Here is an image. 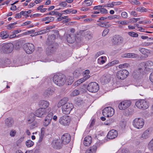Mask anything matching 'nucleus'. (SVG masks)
Wrapping results in <instances>:
<instances>
[{
  "mask_svg": "<svg viewBox=\"0 0 153 153\" xmlns=\"http://www.w3.org/2000/svg\"><path fill=\"white\" fill-rule=\"evenodd\" d=\"M51 110L50 108H48V109L39 108L35 111V114L31 113L29 116L30 119L28 120V123H30L33 122L34 119V117H33L32 118H31L30 116H33L35 117V115L38 117L42 118L49 112Z\"/></svg>",
  "mask_w": 153,
  "mask_h": 153,
  "instance_id": "1",
  "label": "nucleus"
},
{
  "mask_svg": "<svg viewBox=\"0 0 153 153\" xmlns=\"http://www.w3.org/2000/svg\"><path fill=\"white\" fill-rule=\"evenodd\" d=\"M53 80L55 84L59 86H63L66 82V77L62 74L54 75Z\"/></svg>",
  "mask_w": 153,
  "mask_h": 153,
  "instance_id": "2",
  "label": "nucleus"
},
{
  "mask_svg": "<svg viewBox=\"0 0 153 153\" xmlns=\"http://www.w3.org/2000/svg\"><path fill=\"white\" fill-rule=\"evenodd\" d=\"M141 68H139V69L143 71H153V62L151 61H148L145 62H142L140 64Z\"/></svg>",
  "mask_w": 153,
  "mask_h": 153,
  "instance_id": "3",
  "label": "nucleus"
},
{
  "mask_svg": "<svg viewBox=\"0 0 153 153\" xmlns=\"http://www.w3.org/2000/svg\"><path fill=\"white\" fill-rule=\"evenodd\" d=\"M13 48V45L11 43H4L1 45V51L5 53H11Z\"/></svg>",
  "mask_w": 153,
  "mask_h": 153,
  "instance_id": "4",
  "label": "nucleus"
},
{
  "mask_svg": "<svg viewBox=\"0 0 153 153\" xmlns=\"http://www.w3.org/2000/svg\"><path fill=\"white\" fill-rule=\"evenodd\" d=\"M114 112V110L110 107H106L102 111V114L103 116L108 117H111L113 116Z\"/></svg>",
  "mask_w": 153,
  "mask_h": 153,
  "instance_id": "5",
  "label": "nucleus"
},
{
  "mask_svg": "<svg viewBox=\"0 0 153 153\" xmlns=\"http://www.w3.org/2000/svg\"><path fill=\"white\" fill-rule=\"evenodd\" d=\"M74 108V106L72 104L68 102L62 107V112L65 114H69Z\"/></svg>",
  "mask_w": 153,
  "mask_h": 153,
  "instance_id": "6",
  "label": "nucleus"
},
{
  "mask_svg": "<svg viewBox=\"0 0 153 153\" xmlns=\"http://www.w3.org/2000/svg\"><path fill=\"white\" fill-rule=\"evenodd\" d=\"M99 88L98 84L95 82L90 83L88 85L87 89L90 92L95 93L97 92Z\"/></svg>",
  "mask_w": 153,
  "mask_h": 153,
  "instance_id": "7",
  "label": "nucleus"
},
{
  "mask_svg": "<svg viewBox=\"0 0 153 153\" xmlns=\"http://www.w3.org/2000/svg\"><path fill=\"white\" fill-rule=\"evenodd\" d=\"M135 105L140 109H145L149 107L148 103L144 100L137 101L136 102Z\"/></svg>",
  "mask_w": 153,
  "mask_h": 153,
  "instance_id": "8",
  "label": "nucleus"
},
{
  "mask_svg": "<svg viewBox=\"0 0 153 153\" xmlns=\"http://www.w3.org/2000/svg\"><path fill=\"white\" fill-rule=\"evenodd\" d=\"M144 122L143 119L140 118L135 119L133 122V125L136 128L140 129L143 127Z\"/></svg>",
  "mask_w": 153,
  "mask_h": 153,
  "instance_id": "9",
  "label": "nucleus"
},
{
  "mask_svg": "<svg viewBox=\"0 0 153 153\" xmlns=\"http://www.w3.org/2000/svg\"><path fill=\"white\" fill-rule=\"evenodd\" d=\"M112 41L113 45H119L123 43V39L122 36L118 35H116L113 37Z\"/></svg>",
  "mask_w": 153,
  "mask_h": 153,
  "instance_id": "10",
  "label": "nucleus"
},
{
  "mask_svg": "<svg viewBox=\"0 0 153 153\" xmlns=\"http://www.w3.org/2000/svg\"><path fill=\"white\" fill-rule=\"evenodd\" d=\"M129 72L127 70H121L117 72V76L118 79L123 80L126 78Z\"/></svg>",
  "mask_w": 153,
  "mask_h": 153,
  "instance_id": "11",
  "label": "nucleus"
},
{
  "mask_svg": "<svg viewBox=\"0 0 153 153\" xmlns=\"http://www.w3.org/2000/svg\"><path fill=\"white\" fill-rule=\"evenodd\" d=\"M131 103V102L129 100L123 101L119 104V108L121 110H125L130 106Z\"/></svg>",
  "mask_w": 153,
  "mask_h": 153,
  "instance_id": "12",
  "label": "nucleus"
},
{
  "mask_svg": "<svg viewBox=\"0 0 153 153\" xmlns=\"http://www.w3.org/2000/svg\"><path fill=\"white\" fill-rule=\"evenodd\" d=\"M60 123L64 126L69 125L71 121L70 117L67 115H64L60 117L59 120Z\"/></svg>",
  "mask_w": 153,
  "mask_h": 153,
  "instance_id": "13",
  "label": "nucleus"
},
{
  "mask_svg": "<svg viewBox=\"0 0 153 153\" xmlns=\"http://www.w3.org/2000/svg\"><path fill=\"white\" fill-rule=\"evenodd\" d=\"M24 49L27 53L30 54L34 51V46L32 43H27L24 45Z\"/></svg>",
  "mask_w": 153,
  "mask_h": 153,
  "instance_id": "14",
  "label": "nucleus"
},
{
  "mask_svg": "<svg viewBox=\"0 0 153 153\" xmlns=\"http://www.w3.org/2000/svg\"><path fill=\"white\" fill-rule=\"evenodd\" d=\"M58 45L56 43H53L52 45H50L47 49L46 53L48 55H51L54 52L57 48Z\"/></svg>",
  "mask_w": 153,
  "mask_h": 153,
  "instance_id": "15",
  "label": "nucleus"
},
{
  "mask_svg": "<svg viewBox=\"0 0 153 153\" xmlns=\"http://www.w3.org/2000/svg\"><path fill=\"white\" fill-rule=\"evenodd\" d=\"M61 140L62 143L63 144H67L69 143L70 141L71 136L68 133H65L62 136Z\"/></svg>",
  "mask_w": 153,
  "mask_h": 153,
  "instance_id": "16",
  "label": "nucleus"
},
{
  "mask_svg": "<svg viewBox=\"0 0 153 153\" xmlns=\"http://www.w3.org/2000/svg\"><path fill=\"white\" fill-rule=\"evenodd\" d=\"M118 135L117 131L115 130L110 131L107 135V138L110 139H113L116 137Z\"/></svg>",
  "mask_w": 153,
  "mask_h": 153,
  "instance_id": "17",
  "label": "nucleus"
},
{
  "mask_svg": "<svg viewBox=\"0 0 153 153\" xmlns=\"http://www.w3.org/2000/svg\"><path fill=\"white\" fill-rule=\"evenodd\" d=\"M111 76L109 74L103 75L100 79V81L103 84L108 83L111 79Z\"/></svg>",
  "mask_w": 153,
  "mask_h": 153,
  "instance_id": "18",
  "label": "nucleus"
},
{
  "mask_svg": "<svg viewBox=\"0 0 153 153\" xmlns=\"http://www.w3.org/2000/svg\"><path fill=\"white\" fill-rule=\"evenodd\" d=\"M152 133L151 129H148L145 131L142 134L140 138L141 139H146L149 137Z\"/></svg>",
  "mask_w": 153,
  "mask_h": 153,
  "instance_id": "19",
  "label": "nucleus"
},
{
  "mask_svg": "<svg viewBox=\"0 0 153 153\" xmlns=\"http://www.w3.org/2000/svg\"><path fill=\"white\" fill-rule=\"evenodd\" d=\"M75 36L74 34H68L67 36V42L70 43H72L75 41Z\"/></svg>",
  "mask_w": 153,
  "mask_h": 153,
  "instance_id": "20",
  "label": "nucleus"
},
{
  "mask_svg": "<svg viewBox=\"0 0 153 153\" xmlns=\"http://www.w3.org/2000/svg\"><path fill=\"white\" fill-rule=\"evenodd\" d=\"M62 142H60L58 140H54L52 142V146L55 149H57L61 147L62 146Z\"/></svg>",
  "mask_w": 153,
  "mask_h": 153,
  "instance_id": "21",
  "label": "nucleus"
},
{
  "mask_svg": "<svg viewBox=\"0 0 153 153\" xmlns=\"http://www.w3.org/2000/svg\"><path fill=\"white\" fill-rule=\"evenodd\" d=\"M54 90L50 88L46 89L43 95L45 97H48L54 93Z\"/></svg>",
  "mask_w": 153,
  "mask_h": 153,
  "instance_id": "22",
  "label": "nucleus"
},
{
  "mask_svg": "<svg viewBox=\"0 0 153 153\" xmlns=\"http://www.w3.org/2000/svg\"><path fill=\"white\" fill-rule=\"evenodd\" d=\"M68 100V98L67 97H64L61 100L58 102L57 104V106L58 108H60L61 106H64V105L67 103Z\"/></svg>",
  "mask_w": 153,
  "mask_h": 153,
  "instance_id": "23",
  "label": "nucleus"
},
{
  "mask_svg": "<svg viewBox=\"0 0 153 153\" xmlns=\"http://www.w3.org/2000/svg\"><path fill=\"white\" fill-rule=\"evenodd\" d=\"M49 105V103L47 101L42 100L39 103V105L41 108L47 109V108L48 107Z\"/></svg>",
  "mask_w": 153,
  "mask_h": 153,
  "instance_id": "24",
  "label": "nucleus"
},
{
  "mask_svg": "<svg viewBox=\"0 0 153 153\" xmlns=\"http://www.w3.org/2000/svg\"><path fill=\"white\" fill-rule=\"evenodd\" d=\"M92 138L91 136H87L85 138L84 144L86 146H89L91 143Z\"/></svg>",
  "mask_w": 153,
  "mask_h": 153,
  "instance_id": "25",
  "label": "nucleus"
},
{
  "mask_svg": "<svg viewBox=\"0 0 153 153\" xmlns=\"http://www.w3.org/2000/svg\"><path fill=\"white\" fill-rule=\"evenodd\" d=\"M119 63V61L118 60H115L111 62L108 63V64L104 66L103 68L104 69H107L111 66H113L116 64Z\"/></svg>",
  "mask_w": 153,
  "mask_h": 153,
  "instance_id": "26",
  "label": "nucleus"
},
{
  "mask_svg": "<svg viewBox=\"0 0 153 153\" xmlns=\"http://www.w3.org/2000/svg\"><path fill=\"white\" fill-rule=\"evenodd\" d=\"M96 144L91 147L89 149L87 150L85 153H95L97 150V146Z\"/></svg>",
  "mask_w": 153,
  "mask_h": 153,
  "instance_id": "27",
  "label": "nucleus"
},
{
  "mask_svg": "<svg viewBox=\"0 0 153 153\" xmlns=\"http://www.w3.org/2000/svg\"><path fill=\"white\" fill-rule=\"evenodd\" d=\"M9 35L7 31H4L0 33V38L1 39H5L8 38Z\"/></svg>",
  "mask_w": 153,
  "mask_h": 153,
  "instance_id": "28",
  "label": "nucleus"
},
{
  "mask_svg": "<svg viewBox=\"0 0 153 153\" xmlns=\"http://www.w3.org/2000/svg\"><path fill=\"white\" fill-rule=\"evenodd\" d=\"M13 123V119L11 118H7L5 120V124L6 126L9 127L12 126Z\"/></svg>",
  "mask_w": 153,
  "mask_h": 153,
  "instance_id": "29",
  "label": "nucleus"
},
{
  "mask_svg": "<svg viewBox=\"0 0 153 153\" xmlns=\"http://www.w3.org/2000/svg\"><path fill=\"white\" fill-rule=\"evenodd\" d=\"M90 71L88 70H85L83 72L82 74L83 77L87 79H88L90 77Z\"/></svg>",
  "mask_w": 153,
  "mask_h": 153,
  "instance_id": "30",
  "label": "nucleus"
},
{
  "mask_svg": "<svg viewBox=\"0 0 153 153\" xmlns=\"http://www.w3.org/2000/svg\"><path fill=\"white\" fill-rule=\"evenodd\" d=\"M106 60V57L105 56H101L98 59V63L100 64H102L105 62Z\"/></svg>",
  "mask_w": 153,
  "mask_h": 153,
  "instance_id": "31",
  "label": "nucleus"
},
{
  "mask_svg": "<svg viewBox=\"0 0 153 153\" xmlns=\"http://www.w3.org/2000/svg\"><path fill=\"white\" fill-rule=\"evenodd\" d=\"M93 1V0H85L83 2L82 4H84V6H89L92 5Z\"/></svg>",
  "mask_w": 153,
  "mask_h": 153,
  "instance_id": "32",
  "label": "nucleus"
},
{
  "mask_svg": "<svg viewBox=\"0 0 153 153\" xmlns=\"http://www.w3.org/2000/svg\"><path fill=\"white\" fill-rule=\"evenodd\" d=\"M136 10L139 12H146L148 10L143 7H139L136 8Z\"/></svg>",
  "mask_w": 153,
  "mask_h": 153,
  "instance_id": "33",
  "label": "nucleus"
},
{
  "mask_svg": "<svg viewBox=\"0 0 153 153\" xmlns=\"http://www.w3.org/2000/svg\"><path fill=\"white\" fill-rule=\"evenodd\" d=\"M51 120L46 117L43 123V125L45 126H47L51 123Z\"/></svg>",
  "mask_w": 153,
  "mask_h": 153,
  "instance_id": "34",
  "label": "nucleus"
},
{
  "mask_svg": "<svg viewBox=\"0 0 153 153\" xmlns=\"http://www.w3.org/2000/svg\"><path fill=\"white\" fill-rule=\"evenodd\" d=\"M66 80L68 85L71 84L73 81V78L71 76H68L67 78L66 77Z\"/></svg>",
  "mask_w": 153,
  "mask_h": 153,
  "instance_id": "35",
  "label": "nucleus"
},
{
  "mask_svg": "<svg viewBox=\"0 0 153 153\" xmlns=\"http://www.w3.org/2000/svg\"><path fill=\"white\" fill-rule=\"evenodd\" d=\"M17 24V22H15L8 25L7 26V28L8 30H10L15 27V25Z\"/></svg>",
  "mask_w": 153,
  "mask_h": 153,
  "instance_id": "36",
  "label": "nucleus"
},
{
  "mask_svg": "<svg viewBox=\"0 0 153 153\" xmlns=\"http://www.w3.org/2000/svg\"><path fill=\"white\" fill-rule=\"evenodd\" d=\"M33 144V142L31 140H28L26 142V145L28 147L32 146Z\"/></svg>",
  "mask_w": 153,
  "mask_h": 153,
  "instance_id": "37",
  "label": "nucleus"
},
{
  "mask_svg": "<svg viewBox=\"0 0 153 153\" xmlns=\"http://www.w3.org/2000/svg\"><path fill=\"white\" fill-rule=\"evenodd\" d=\"M47 30L44 29L39 31L35 33V35H40L42 34H44L47 32Z\"/></svg>",
  "mask_w": 153,
  "mask_h": 153,
  "instance_id": "38",
  "label": "nucleus"
},
{
  "mask_svg": "<svg viewBox=\"0 0 153 153\" xmlns=\"http://www.w3.org/2000/svg\"><path fill=\"white\" fill-rule=\"evenodd\" d=\"M148 147L149 150H153V139L149 143Z\"/></svg>",
  "mask_w": 153,
  "mask_h": 153,
  "instance_id": "39",
  "label": "nucleus"
},
{
  "mask_svg": "<svg viewBox=\"0 0 153 153\" xmlns=\"http://www.w3.org/2000/svg\"><path fill=\"white\" fill-rule=\"evenodd\" d=\"M79 91L75 90L71 93V95L73 96H75L79 94Z\"/></svg>",
  "mask_w": 153,
  "mask_h": 153,
  "instance_id": "40",
  "label": "nucleus"
},
{
  "mask_svg": "<svg viewBox=\"0 0 153 153\" xmlns=\"http://www.w3.org/2000/svg\"><path fill=\"white\" fill-rule=\"evenodd\" d=\"M128 66V64L126 63H125L123 64H120L119 66V67L120 69H122L126 67H127Z\"/></svg>",
  "mask_w": 153,
  "mask_h": 153,
  "instance_id": "41",
  "label": "nucleus"
},
{
  "mask_svg": "<svg viewBox=\"0 0 153 153\" xmlns=\"http://www.w3.org/2000/svg\"><path fill=\"white\" fill-rule=\"evenodd\" d=\"M128 34L131 36L137 37L138 36V34L135 32H128Z\"/></svg>",
  "mask_w": 153,
  "mask_h": 153,
  "instance_id": "42",
  "label": "nucleus"
},
{
  "mask_svg": "<svg viewBox=\"0 0 153 153\" xmlns=\"http://www.w3.org/2000/svg\"><path fill=\"white\" fill-rule=\"evenodd\" d=\"M139 50L142 54L145 55L148 50L143 48H139Z\"/></svg>",
  "mask_w": 153,
  "mask_h": 153,
  "instance_id": "43",
  "label": "nucleus"
},
{
  "mask_svg": "<svg viewBox=\"0 0 153 153\" xmlns=\"http://www.w3.org/2000/svg\"><path fill=\"white\" fill-rule=\"evenodd\" d=\"M67 5V4L66 2V1H64L60 3L59 4V6L60 7H66Z\"/></svg>",
  "mask_w": 153,
  "mask_h": 153,
  "instance_id": "44",
  "label": "nucleus"
},
{
  "mask_svg": "<svg viewBox=\"0 0 153 153\" xmlns=\"http://www.w3.org/2000/svg\"><path fill=\"white\" fill-rule=\"evenodd\" d=\"M16 133L15 130H12L10 132V135L11 137H14L16 134Z\"/></svg>",
  "mask_w": 153,
  "mask_h": 153,
  "instance_id": "45",
  "label": "nucleus"
},
{
  "mask_svg": "<svg viewBox=\"0 0 153 153\" xmlns=\"http://www.w3.org/2000/svg\"><path fill=\"white\" fill-rule=\"evenodd\" d=\"M105 7L106 6H103L102 5H99L97 6H95L94 7L93 9L94 10H100V9H101V8H102V7Z\"/></svg>",
  "mask_w": 153,
  "mask_h": 153,
  "instance_id": "46",
  "label": "nucleus"
},
{
  "mask_svg": "<svg viewBox=\"0 0 153 153\" xmlns=\"http://www.w3.org/2000/svg\"><path fill=\"white\" fill-rule=\"evenodd\" d=\"M130 53H126L122 55V57L123 58H131Z\"/></svg>",
  "mask_w": 153,
  "mask_h": 153,
  "instance_id": "47",
  "label": "nucleus"
},
{
  "mask_svg": "<svg viewBox=\"0 0 153 153\" xmlns=\"http://www.w3.org/2000/svg\"><path fill=\"white\" fill-rule=\"evenodd\" d=\"M153 44V42H145L143 43L142 44V46H147Z\"/></svg>",
  "mask_w": 153,
  "mask_h": 153,
  "instance_id": "48",
  "label": "nucleus"
},
{
  "mask_svg": "<svg viewBox=\"0 0 153 153\" xmlns=\"http://www.w3.org/2000/svg\"><path fill=\"white\" fill-rule=\"evenodd\" d=\"M109 30L108 28H106L104 30L102 33V36H105L109 32Z\"/></svg>",
  "mask_w": 153,
  "mask_h": 153,
  "instance_id": "49",
  "label": "nucleus"
},
{
  "mask_svg": "<svg viewBox=\"0 0 153 153\" xmlns=\"http://www.w3.org/2000/svg\"><path fill=\"white\" fill-rule=\"evenodd\" d=\"M131 3L132 4L135 5H140V4L139 1L137 0H133L131 2Z\"/></svg>",
  "mask_w": 153,
  "mask_h": 153,
  "instance_id": "50",
  "label": "nucleus"
},
{
  "mask_svg": "<svg viewBox=\"0 0 153 153\" xmlns=\"http://www.w3.org/2000/svg\"><path fill=\"white\" fill-rule=\"evenodd\" d=\"M121 16L122 17L126 18L128 17V14L126 12L124 11L121 13Z\"/></svg>",
  "mask_w": 153,
  "mask_h": 153,
  "instance_id": "51",
  "label": "nucleus"
},
{
  "mask_svg": "<svg viewBox=\"0 0 153 153\" xmlns=\"http://www.w3.org/2000/svg\"><path fill=\"white\" fill-rule=\"evenodd\" d=\"M104 53V51H99L95 55V57L97 58L99 56L101 55Z\"/></svg>",
  "mask_w": 153,
  "mask_h": 153,
  "instance_id": "52",
  "label": "nucleus"
},
{
  "mask_svg": "<svg viewBox=\"0 0 153 153\" xmlns=\"http://www.w3.org/2000/svg\"><path fill=\"white\" fill-rule=\"evenodd\" d=\"M53 113L52 112H50L49 113L46 117H47L49 119L51 120L53 116Z\"/></svg>",
  "mask_w": 153,
  "mask_h": 153,
  "instance_id": "53",
  "label": "nucleus"
},
{
  "mask_svg": "<svg viewBox=\"0 0 153 153\" xmlns=\"http://www.w3.org/2000/svg\"><path fill=\"white\" fill-rule=\"evenodd\" d=\"M131 58H136L138 57V55L136 53H130Z\"/></svg>",
  "mask_w": 153,
  "mask_h": 153,
  "instance_id": "54",
  "label": "nucleus"
},
{
  "mask_svg": "<svg viewBox=\"0 0 153 153\" xmlns=\"http://www.w3.org/2000/svg\"><path fill=\"white\" fill-rule=\"evenodd\" d=\"M128 22L127 21H121L120 22V24L123 25H127L128 24Z\"/></svg>",
  "mask_w": 153,
  "mask_h": 153,
  "instance_id": "55",
  "label": "nucleus"
},
{
  "mask_svg": "<svg viewBox=\"0 0 153 153\" xmlns=\"http://www.w3.org/2000/svg\"><path fill=\"white\" fill-rule=\"evenodd\" d=\"M21 13L22 15L25 16L26 18H27L29 16V15L27 13L26 11H22L21 12Z\"/></svg>",
  "mask_w": 153,
  "mask_h": 153,
  "instance_id": "56",
  "label": "nucleus"
},
{
  "mask_svg": "<svg viewBox=\"0 0 153 153\" xmlns=\"http://www.w3.org/2000/svg\"><path fill=\"white\" fill-rule=\"evenodd\" d=\"M95 123V120L94 119H92L91 120V122L90 124L89 127L91 128L94 124Z\"/></svg>",
  "mask_w": 153,
  "mask_h": 153,
  "instance_id": "57",
  "label": "nucleus"
},
{
  "mask_svg": "<svg viewBox=\"0 0 153 153\" xmlns=\"http://www.w3.org/2000/svg\"><path fill=\"white\" fill-rule=\"evenodd\" d=\"M100 11L102 13H107V10L105 9L101 8L100 10Z\"/></svg>",
  "mask_w": 153,
  "mask_h": 153,
  "instance_id": "58",
  "label": "nucleus"
},
{
  "mask_svg": "<svg viewBox=\"0 0 153 153\" xmlns=\"http://www.w3.org/2000/svg\"><path fill=\"white\" fill-rule=\"evenodd\" d=\"M72 9H68L62 11L63 13H64V12L66 14L70 13H71V10Z\"/></svg>",
  "mask_w": 153,
  "mask_h": 153,
  "instance_id": "59",
  "label": "nucleus"
},
{
  "mask_svg": "<svg viewBox=\"0 0 153 153\" xmlns=\"http://www.w3.org/2000/svg\"><path fill=\"white\" fill-rule=\"evenodd\" d=\"M36 123L35 122H33V123H32L31 125H30V128L31 129H32L33 128H34L36 126Z\"/></svg>",
  "mask_w": 153,
  "mask_h": 153,
  "instance_id": "60",
  "label": "nucleus"
},
{
  "mask_svg": "<svg viewBox=\"0 0 153 153\" xmlns=\"http://www.w3.org/2000/svg\"><path fill=\"white\" fill-rule=\"evenodd\" d=\"M101 23L98 24V25L99 26H100L102 27H105L106 26V24H104L103 23H102V22H100Z\"/></svg>",
  "mask_w": 153,
  "mask_h": 153,
  "instance_id": "61",
  "label": "nucleus"
},
{
  "mask_svg": "<svg viewBox=\"0 0 153 153\" xmlns=\"http://www.w3.org/2000/svg\"><path fill=\"white\" fill-rule=\"evenodd\" d=\"M149 79L151 82L153 83V72L150 74Z\"/></svg>",
  "mask_w": 153,
  "mask_h": 153,
  "instance_id": "62",
  "label": "nucleus"
},
{
  "mask_svg": "<svg viewBox=\"0 0 153 153\" xmlns=\"http://www.w3.org/2000/svg\"><path fill=\"white\" fill-rule=\"evenodd\" d=\"M131 14L134 17L137 16V13L135 11H132L131 12Z\"/></svg>",
  "mask_w": 153,
  "mask_h": 153,
  "instance_id": "63",
  "label": "nucleus"
},
{
  "mask_svg": "<svg viewBox=\"0 0 153 153\" xmlns=\"http://www.w3.org/2000/svg\"><path fill=\"white\" fill-rule=\"evenodd\" d=\"M89 9L87 7H82L80 10L82 11H86L89 10Z\"/></svg>",
  "mask_w": 153,
  "mask_h": 153,
  "instance_id": "64",
  "label": "nucleus"
}]
</instances>
